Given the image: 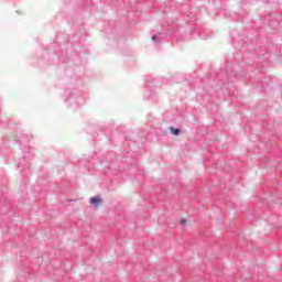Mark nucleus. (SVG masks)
<instances>
[{"label": "nucleus", "mask_w": 282, "mask_h": 282, "mask_svg": "<svg viewBox=\"0 0 282 282\" xmlns=\"http://www.w3.org/2000/svg\"><path fill=\"white\" fill-rule=\"evenodd\" d=\"M181 224H182V226H186V220H185V219H182V220H181Z\"/></svg>", "instance_id": "3"}, {"label": "nucleus", "mask_w": 282, "mask_h": 282, "mask_svg": "<svg viewBox=\"0 0 282 282\" xmlns=\"http://www.w3.org/2000/svg\"><path fill=\"white\" fill-rule=\"evenodd\" d=\"M89 202L91 206H100L102 204V198L100 196H93Z\"/></svg>", "instance_id": "1"}, {"label": "nucleus", "mask_w": 282, "mask_h": 282, "mask_svg": "<svg viewBox=\"0 0 282 282\" xmlns=\"http://www.w3.org/2000/svg\"><path fill=\"white\" fill-rule=\"evenodd\" d=\"M170 131L173 133V135H180V129L170 128Z\"/></svg>", "instance_id": "2"}]
</instances>
